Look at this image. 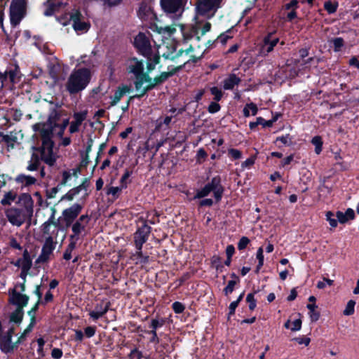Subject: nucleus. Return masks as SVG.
<instances>
[{
  "label": "nucleus",
  "mask_w": 359,
  "mask_h": 359,
  "mask_svg": "<svg viewBox=\"0 0 359 359\" xmlns=\"http://www.w3.org/2000/svg\"><path fill=\"white\" fill-rule=\"evenodd\" d=\"M90 221V217L87 214L82 215L77 219L74 220L70 225L73 233L70 236V240L77 241L79 236L86 231Z\"/></svg>",
  "instance_id": "nucleus-10"
},
{
  "label": "nucleus",
  "mask_w": 359,
  "mask_h": 359,
  "mask_svg": "<svg viewBox=\"0 0 359 359\" xmlns=\"http://www.w3.org/2000/svg\"><path fill=\"white\" fill-rule=\"evenodd\" d=\"M234 32V28L231 27L219 35L215 41L212 42L211 40H208L205 45H214L215 43H220L222 45H225L229 39L233 38V33Z\"/></svg>",
  "instance_id": "nucleus-27"
},
{
  "label": "nucleus",
  "mask_w": 359,
  "mask_h": 359,
  "mask_svg": "<svg viewBox=\"0 0 359 359\" xmlns=\"http://www.w3.org/2000/svg\"><path fill=\"white\" fill-rule=\"evenodd\" d=\"M307 309L309 310V314L311 318V320L313 322H316L320 318V313L316 311L317 306L316 304H309L306 306Z\"/></svg>",
  "instance_id": "nucleus-34"
},
{
  "label": "nucleus",
  "mask_w": 359,
  "mask_h": 359,
  "mask_svg": "<svg viewBox=\"0 0 359 359\" xmlns=\"http://www.w3.org/2000/svg\"><path fill=\"white\" fill-rule=\"evenodd\" d=\"M211 192L217 202H219L224 192V189L221 184L220 178L218 177H213L212 180L205 185V187L196 191L194 198H202L208 196Z\"/></svg>",
  "instance_id": "nucleus-4"
},
{
  "label": "nucleus",
  "mask_w": 359,
  "mask_h": 359,
  "mask_svg": "<svg viewBox=\"0 0 359 359\" xmlns=\"http://www.w3.org/2000/svg\"><path fill=\"white\" fill-rule=\"evenodd\" d=\"M222 0H198L196 2V12L201 16L213 17L217 10L221 7Z\"/></svg>",
  "instance_id": "nucleus-6"
},
{
  "label": "nucleus",
  "mask_w": 359,
  "mask_h": 359,
  "mask_svg": "<svg viewBox=\"0 0 359 359\" xmlns=\"http://www.w3.org/2000/svg\"><path fill=\"white\" fill-rule=\"evenodd\" d=\"M180 29L182 35V42L187 43L194 38L198 41L201 36H203L206 32L210 30L211 23L205 22L201 27V23L196 22L194 25H181Z\"/></svg>",
  "instance_id": "nucleus-2"
},
{
  "label": "nucleus",
  "mask_w": 359,
  "mask_h": 359,
  "mask_svg": "<svg viewBox=\"0 0 359 359\" xmlns=\"http://www.w3.org/2000/svg\"><path fill=\"white\" fill-rule=\"evenodd\" d=\"M132 175V171H130L128 170H126L124 174L121 177L120 180V184L122 188H126L127 184H128V180Z\"/></svg>",
  "instance_id": "nucleus-54"
},
{
  "label": "nucleus",
  "mask_w": 359,
  "mask_h": 359,
  "mask_svg": "<svg viewBox=\"0 0 359 359\" xmlns=\"http://www.w3.org/2000/svg\"><path fill=\"white\" fill-rule=\"evenodd\" d=\"M83 15L80 11L73 10L69 15V20L72 21V25L76 32H86L90 28V24L82 21Z\"/></svg>",
  "instance_id": "nucleus-16"
},
{
  "label": "nucleus",
  "mask_w": 359,
  "mask_h": 359,
  "mask_svg": "<svg viewBox=\"0 0 359 359\" xmlns=\"http://www.w3.org/2000/svg\"><path fill=\"white\" fill-rule=\"evenodd\" d=\"M22 318L23 309L20 307H17V309L11 313L10 316V321L19 324L22 322Z\"/></svg>",
  "instance_id": "nucleus-33"
},
{
  "label": "nucleus",
  "mask_w": 359,
  "mask_h": 359,
  "mask_svg": "<svg viewBox=\"0 0 359 359\" xmlns=\"http://www.w3.org/2000/svg\"><path fill=\"white\" fill-rule=\"evenodd\" d=\"M92 72L89 68L81 67L74 69L67 78L65 89L70 95L77 94L88 86L91 78Z\"/></svg>",
  "instance_id": "nucleus-1"
},
{
  "label": "nucleus",
  "mask_w": 359,
  "mask_h": 359,
  "mask_svg": "<svg viewBox=\"0 0 359 359\" xmlns=\"http://www.w3.org/2000/svg\"><path fill=\"white\" fill-rule=\"evenodd\" d=\"M284 7L285 10H296L299 7V1L297 0H292L290 3L286 4Z\"/></svg>",
  "instance_id": "nucleus-63"
},
{
  "label": "nucleus",
  "mask_w": 359,
  "mask_h": 359,
  "mask_svg": "<svg viewBox=\"0 0 359 359\" xmlns=\"http://www.w3.org/2000/svg\"><path fill=\"white\" fill-rule=\"evenodd\" d=\"M210 93L214 95V100L216 102H219L223 95L222 90L215 86L210 88Z\"/></svg>",
  "instance_id": "nucleus-52"
},
{
  "label": "nucleus",
  "mask_w": 359,
  "mask_h": 359,
  "mask_svg": "<svg viewBox=\"0 0 359 359\" xmlns=\"http://www.w3.org/2000/svg\"><path fill=\"white\" fill-rule=\"evenodd\" d=\"M17 196V194L14 191H8L5 193L4 198L1 201V203L4 205H10L13 202Z\"/></svg>",
  "instance_id": "nucleus-40"
},
{
  "label": "nucleus",
  "mask_w": 359,
  "mask_h": 359,
  "mask_svg": "<svg viewBox=\"0 0 359 359\" xmlns=\"http://www.w3.org/2000/svg\"><path fill=\"white\" fill-rule=\"evenodd\" d=\"M278 41L279 39L276 36H274L273 33H269L264 37V45H277Z\"/></svg>",
  "instance_id": "nucleus-46"
},
{
  "label": "nucleus",
  "mask_w": 359,
  "mask_h": 359,
  "mask_svg": "<svg viewBox=\"0 0 359 359\" xmlns=\"http://www.w3.org/2000/svg\"><path fill=\"white\" fill-rule=\"evenodd\" d=\"M283 71L285 72V76L287 78H294L298 74L297 69L290 65H287L285 67H284Z\"/></svg>",
  "instance_id": "nucleus-45"
},
{
  "label": "nucleus",
  "mask_w": 359,
  "mask_h": 359,
  "mask_svg": "<svg viewBox=\"0 0 359 359\" xmlns=\"http://www.w3.org/2000/svg\"><path fill=\"white\" fill-rule=\"evenodd\" d=\"M17 8L27 10V0H12L11 6Z\"/></svg>",
  "instance_id": "nucleus-49"
},
{
  "label": "nucleus",
  "mask_w": 359,
  "mask_h": 359,
  "mask_svg": "<svg viewBox=\"0 0 359 359\" xmlns=\"http://www.w3.org/2000/svg\"><path fill=\"white\" fill-rule=\"evenodd\" d=\"M40 165V159L36 154L32 155L31 159L28 163L27 169L29 171H34L38 169Z\"/></svg>",
  "instance_id": "nucleus-36"
},
{
  "label": "nucleus",
  "mask_w": 359,
  "mask_h": 359,
  "mask_svg": "<svg viewBox=\"0 0 359 359\" xmlns=\"http://www.w3.org/2000/svg\"><path fill=\"white\" fill-rule=\"evenodd\" d=\"M178 46H167L168 51L166 53H163V56L166 59H170L172 60H174L177 58H178L180 56H183V55H187L190 51L193 50V47L190 46L187 50L185 51L182 50V49H177Z\"/></svg>",
  "instance_id": "nucleus-21"
},
{
  "label": "nucleus",
  "mask_w": 359,
  "mask_h": 359,
  "mask_svg": "<svg viewBox=\"0 0 359 359\" xmlns=\"http://www.w3.org/2000/svg\"><path fill=\"white\" fill-rule=\"evenodd\" d=\"M333 283H334V280H331V279H329V278H323V281H318V283H317V287L318 289H323L326 287V285H329V286H331L333 285Z\"/></svg>",
  "instance_id": "nucleus-57"
},
{
  "label": "nucleus",
  "mask_w": 359,
  "mask_h": 359,
  "mask_svg": "<svg viewBox=\"0 0 359 359\" xmlns=\"http://www.w3.org/2000/svg\"><path fill=\"white\" fill-rule=\"evenodd\" d=\"M134 257H136V259H137V262H140V263H147L149 261V256L144 255L142 252V249L137 250L136 253L134 255Z\"/></svg>",
  "instance_id": "nucleus-53"
},
{
  "label": "nucleus",
  "mask_w": 359,
  "mask_h": 359,
  "mask_svg": "<svg viewBox=\"0 0 359 359\" xmlns=\"http://www.w3.org/2000/svg\"><path fill=\"white\" fill-rule=\"evenodd\" d=\"M258 109L256 104L252 102L247 104L243 109V115L248 117L250 115L255 116L257 113Z\"/></svg>",
  "instance_id": "nucleus-38"
},
{
  "label": "nucleus",
  "mask_w": 359,
  "mask_h": 359,
  "mask_svg": "<svg viewBox=\"0 0 359 359\" xmlns=\"http://www.w3.org/2000/svg\"><path fill=\"white\" fill-rule=\"evenodd\" d=\"M32 265V259L27 250L23 252L22 257L18 259L15 263V266L21 268L25 272H29Z\"/></svg>",
  "instance_id": "nucleus-23"
},
{
  "label": "nucleus",
  "mask_w": 359,
  "mask_h": 359,
  "mask_svg": "<svg viewBox=\"0 0 359 359\" xmlns=\"http://www.w3.org/2000/svg\"><path fill=\"white\" fill-rule=\"evenodd\" d=\"M57 241H50L44 240L41 252L36 259L37 263L46 262L50 259L53 251L56 248Z\"/></svg>",
  "instance_id": "nucleus-17"
},
{
  "label": "nucleus",
  "mask_w": 359,
  "mask_h": 359,
  "mask_svg": "<svg viewBox=\"0 0 359 359\" xmlns=\"http://www.w3.org/2000/svg\"><path fill=\"white\" fill-rule=\"evenodd\" d=\"M246 302L249 304V309L251 311H253L257 306V301L255 299L254 293H249L246 297Z\"/></svg>",
  "instance_id": "nucleus-51"
},
{
  "label": "nucleus",
  "mask_w": 359,
  "mask_h": 359,
  "mask_svg": "<svg viewBox=\"0 0 359 359\" xmlns=\"http://www.w3.org/2000/svg\"><path fill=\"white\" fill-rule=\"evenodd\" d=\"M163 320H158L156 319H153L151 322L150 327L152 328V330L150 332V333L152 334V337L150 339L151 342L158 344L159 343V339L156 334V329L158 327H161L163 325Z\"/></svg>",
  "instance_id": "nucleus-29"
},
{
  "label": "nucleus",
  "mask_w": 359,
  "mask_h": 359,
  "mask_svg": "<svg viewBox=\"0 0 359 359\" xmlns=\"http://www.w3.org/2000/svg\"><path fill=\"white\" fill-rule=\"evenodd\" d=\"M109 310V304L108 303L101 302L100 304H97L95 309L90 311L89 315L91 318L94 320L99 319L102 317Z\"/></svg>",
  "instance_id": "nucleus-26"
},
{
  "label": "nucleus",
  "mask_w": 359,
  "mask_h": 359,
  "mask_svg": "<svg viewBox=\"0 0 359 359\" xmlns=\"http://www.w3.org/2000/svg\"><path fill=\"white\" fill-rule=\"evenodd\" d=\"M151 29L156 32L157 34L162 36L163 38H170L173 34L176 32V29L173 26H158L157 24L154 23Z\"/></svg>",
  "instance_id": "nucleus-24"
},
{
  "label": "nucleus",
  "mask_w": 359,
  "mask_h": 359,
  "mask_svg": "<svg viewBox=\"0 0 359 359\" xmlns=\"http://www.w3.org/2000/svg\"><path fill=\"white\" fill-rule=\"evenodd\" d=\"M236 283H237V280H231L228 282L226 287L224 290V292L226 295H229L233 291L234 287Z\"/></svg>",
  "instance_id": "nucleus-56"
},
{
  "label": "nucleus",
  "mask_w": 359,
  "mask_h": 359,
  "mask_svg": "<svg viewBox=\"0 0 359 359\" xmlns=\"http://www.w3.org/2000/svg\"><path fill=\"white\" fill-rule=\"evenodd\" d=\"M276 142H280L284 145H290L292 142L291 138L289 135L278 137L276 139Z\"/></svg>",
  "instance_id": "nucleus-62"
},
{
  "label": "nucleus",
  "mask_w": 359,
  "mask_h": 359,
  "mask_svg": "<svg viewBox=\"0 0 359 359\" xmlns=\"http://www.w3.org/2000/svg\"><path fill=\"white\" fill-rule=\"evenodd\" d=\"M150 233V227L144 225L140 228L135 233V243L137 250L142 249L143 244L147 241Z\"/></svg>",
  "instance_id": "nucleus-18"
},
{
  "label": "nucleus",
  "mask_w": 359,
  "mask_h": 359,
  "mask_svg": "<svg viewBox=\"0 0 359 359\" xmlns=\"http://www.w3.org/2000/svg\"><path fill=\"white\" fill-rule=\"evenodd\" d=\"M249 243H250L249 238L245 236H243L240 239V241H238V250H242L245 249L247 247V245L249 244Z\"/></svg>",
  "instance_id": "nucleus-60"
},
{
  "label": "nucleus",
  "mask_w": 359,
  "mask_h": 359,
  "mask_svg": "<svg viewBox=\"0 0 359 359\" xmlns=\"http://www.w3.org/2000/svg\"><path fill=\"white\" fill-rule=\"evenodd\" d=\"M65 130L60 123H55L50 126H43L41 133L42 138L51 140L53 137H62Z\"/></svg>",
  "instance_id": "nucleus-14"
},
{
  "label": "nucleus",
  "mask_w": 359,
  "mask_h": 359,
  "mask_svg": "<svg viewBox=\"0 0 359 359\" xmlns=\"http://www.w3.org/2000/svg\"><path fill=\"white\" fill-rule=\"evenodd\" d=\"M334 215L333 212L329 211L326 213V219L328 221L330 225L335 228L337 226V220L334 218Z\"/></svg>",
  "instance_id": "nucleus-55"
},
{
  "label": "nucleus",
  "mask_w": 359,
  "mask_h": 359,
  "mask_svg": "<svg viewBox=\"0 0 359 359\" xmlns=\"http://www.w3.org/2000/svg\"><path fill=\"white\" fill-rule=\"evenodd\" d=\"M26 15V11L10 6V22L13 27L18 25Z\"/></svg>",
  "instance_id": "nucleus-22"
},
{
  "label": "nucleus",
  "mask_w": 359,
  "mask_h": 359,
  "mask_svg": "<svg viewBox=\"0 0 359 359\" xmlns=\"http://www.w3.org/2000/svg\"><path fill=\"white\" fill-rule=\"evenodd\" d=\"M338 6L339 3L336 0H328L324 3V8L329 14L334 13L337 10Z\"/></svg>",
  "instance_id": "nucleus-35"
},
{
  "label": "nucleus",
  "mask_w": 359,
  "mask_h": 359,
  "mask_svg": "<svg viewBox=\"0 0 359 359\" xmlns=\"http://www.w3.org/2000/svg\"><path fill=\"white\" fill-rule=\"evenodd\" d=\"M174 73L175 72H162L159 76L155 77L154 80L151 79L150 82H148L149 85L146 88H142L141 90V93L139 95H136L134 97H140L144 95L149 90L151 89L156 85L165 81L168 78L173 75Z\"/></svg>",
  "instance_id": "nucleus-19"
},
{
  "label": "nucleus",
  "mask_w": 359,
  "mask_h": 359,
  "mask_svg": "<svg viewBox=\"0 0 359 359\" xmlns=\"http://www.w3.org/2000/svg\"><path fill=\"white\" fill-rule=\"evenodd\" d=\"M83 188H84V185L81 184L76 188L69 190L65 196H62V200H73L74 196L77 195Z\"/></svg>",
  "instance_id": "nucleus-39"
},
{
  "label": "nucleus",
  "mask_w": 359,
  "mask_h": 359,
  "mask_svg": "<svg viewBox=\"0 0 359 359\" xmlns=\"http://www.w3.org/2000/svg\"><path fill=\"white\" fill-rule=\"evenodd\" d=\"M13 333L14 328L12 327L4 335H0V348L3 352H11L17 347L16 344L11 341Z\"/></svg>",
  "instance_id": "nucleus-15"
},
{
  "label": "nucleus",
  "mask_w": 359,
  "mask_h": 359,
  "mask_svg": "<svg viewBox=\"0 0 359 359\" xmlns=\"http://www.w3.org/2000/svg\"><path fill=\"white\" fill-rule=\"evenodd\" d=\"M42 139L41 159L48 165H53L57 158L56 153L53 151V142L51 140Z\"/></svg>",
  "instance_id": "nucleus-11"
},
{
  "label": "nucleus",
  "mask_w": 359,
  "mask_h": 359,
  "mask_svg": "<svg viewBox=\"0 0 359 359\" xmlns=\"http://www.w3.org/2000/svg\"><path fill=\"white\" fill-rule=\"evenodd\" d=\"M187 1V0H161L160 4L165 13L179 18L184 10Z\"/></svg>",
  "instance_id": "nucleus-9"
},
{
  "label": "nucleus",
  "mask_w": 359,
  "mask_h": 359,
  "mask_svg": "<svg viewBox=\"0 0 359 359\" xmlns=\"http://www.w3.org/2000/svg\"><path fill=\"white\" fill-rule=\"evenodd\" d=\"M5 215L12 225L20 226L25 222L27 217L32 216V208L27 206L25 209L10 208L6 210Z\"/></svg>",
  "instance_id": "nucleus-5"
},
{
  "label": "nucleus",
  "mask_w": 359,
  "mask_h": 359,
  "mask_svg": "<svg viewBox=\"0 0 359 359\" xmlns=\"http://www.w3.org/2000/svg\"><path fill=\"white\" fill-rule=\"evenodd\" d=\"M137 51L147 60V72L149 73L155 69L158 63L160 55L159 46H137Z\"/></svg>",
  "instance_id": "nucleus-7"
},
{
  "label": "nucleus",
  "mask_w": 359,
  "mask_h": 359,
  "mask_svg": "<svg viewBox=\"0 0 359 359\" xmlns=\"http://www.w3.org/2000/svg\"><path fill=\"white\" fill-rule=\"evenodd\" d=\"M240 82V78L232 74H230L228 78L224 80L223 88L224 90H231L234 88V86L238 85Z\"/></svg>",
  "instance_id": "nucleus-30"
},
{
  "label": "nucleus",
  "mask_w": 359,
  "mask_h": 359,
  "mask_svg": "<svg viewBox=\"0 0 359 359\" xmlns=\"http://www.w3.org/2000/svg\"><path fill=\"white\" fill-rule=\"evenodd\" d=\"M133 45H151L149 39L143 32H140L134 39Z\"/></svg>",
  "instance_id": "nucleus-37"
},
{
  "label": "nucleus",
  "mask_w": 359,
  "mask_h": 359,
  "mask_svg": "<svg viewBox=\"0 0 359 359\" xmlns=\"http://www.w3.org/2000/svg\"><path fill=\"white\" fill-rule=\"evenodd\" d=\"M312 144L315 146V151L319 154L322 151L323 142L320 136H315L311 140Z\"/></svg>",
  "instance_id": "nucleus-47"
},
{
  "label": "nucleus",
  "mask_w": 359,
  "mask_h": 359,
  "mask_svg": "<svg viewBox=\"0 0 359 359\" xmlns=\"http://www.w3.org/2000/svg\"><path fill=\"white\" fill-rule=\"evenodd\" d=\"M37 309V304L35 305V306L32 309L31 311H29V315L31 316V323L28 325V327L23 332V335H27L33 328V326L35 323V318H34V313Z\"/></svg>",
  "instance_id": "nucleus-43"
},
{
  "label": "nucleus",
  "mask_w": 359,
  "mask_h": 359,
  "mask_svg": "<svg viewBox=\"0 0 359 359\" xmlns=\"http://www.w3.org/2000/svg\"><path fill=\"white\" fill-rule=\"evenodd\" d=\"M3 140L7 144L8 150H9L10 149H13L15 144L18 141L17 137L13 134L5 135Z\"/></svg>",
  "instance_id": "nucleus-42"
},
{
  "label": "nucleus",
  "mask_w": 359,
  "mask_h": 359,
  "mask_svg": "<svg viewBox=\"0 0 359 359\" xmlns=\"http://www.w3.org/2000/svg\"><path fill=\"white\" fill-rule=\"evenodd\" d=\"M29 297L13 290L10 296V302L18 307L23 308L28 303Z\"/></svg>",
  "instance_id": "nucleus-25"
},
{
  "label": "nucleus",
  "mask_w": 359,
  "mask_h": 359,
  "mask_svg": "<svg viewBox=\"0 0 359 359\" xmlns=\"http://www.w3.org/2000/svg\"><path fill=\"white\" fill-rule=\"evenodd\" d=\"M172 309L176 313H182L184 311V306L179 302H175L172 304Z\"/></svg>",
  "instance_id": "nucleus-59"
},
{
  "label": "nucleus",
  "mask_w": 359,
  "mask_h": 359,
  "mask_svg": "<svg viewBox=\"0 0 359 359\" xmlns=\"http://www.w3.org/2000/svg\"><path fill=\"white\" fill-rule=\"evenodd\" d=\"M123 188L121 186L120 187H110L107 189V194L111 195L113 197L116 198L121 193Z\"/></svg>",
  "instance_id": "nucleus-50"
},
{
  "label": "nucleus",
  "mask_w": 359,
  "mask_h": 359,
  "mask_svg": "<svg viewBox=\"0 0 359 359\" xmlns=\"http://www.w3.org/2000/svg\"><path fill=\"white\" fill-rule=\"evenodd\" d=\"M83 205L80 203H74L70 207L63 210L62 217L66 226H69L72 222L76 219L83 210Z\"/></svg>",
  "instance_id": "nucleus-12"
},
{
  "label": "nucleus",
  "mask_w": 359,
  "mask_h": 359,
  "mask_svg": "<svg viewBox=\"0 0 359 359\" xmlns=\"http://www.w3.org/2000/svg\"><path fill=\"white\" fill-rule=\"evenodd\" d=\"M137 15L142 21L149 22L152 25L155 23V20H157V15L154 11L153 8L145 3H142L137 11Z\"/></svg>",
  "instance_id": "nucleus-13"
},
{
  "label": "nucleus",
  "mask_w": 359,
  "mask_h": 359,
  "mask_svg": "<svg viewBox=\"0 0 359 359\" xmlns=\"http://www.w3.org/2000/svg\"><path fill=\"white\" fill-rule=\"evenodd\" d=\"M76 240H71L64 253V259L69 260L72 258V252L76 247Z\"/></svg>",
  "instance_id": "nucleus-44"
},
{
  "label": "nucleus",
  "mask_w": 359,
  "mask_h": 359,
  "mask_svg": "<svg viewBox=\"0 0 359 359\" xmlns=\"http://www.w3.org/2000/svg\"><path fill=\"white\" fill-rule=\"evenodd\" d=\"M104 6L113 8L119 6L123 0H102Z\"/></svg>",
  "instance_id": "nucleus-58"
},
{
  "label": "nucleus",
  "mask_w": 359,
  "mask_h": 359,
  "mask_svg": "<svg viewBox=\"0 0 359 359\" xmlns=\"http://www.w3.org/2000/svg\"><path fill=\"white\" fill-rule=\"evenodd\" d=\"M60 111L57 109H53L49 114L48 121L43 126H50L53 124L58 123V121L60 120Z\"/></svg>",
  "instance_id": "nucleus-32"
},
{
  "label": "nucleus",
  "mask_w": 359,
  "mask_h": 359,
  "mask_svg": "<svg viewBox=\"0 0 359 359\" xmlns=\"http://www.w3.org/2000/svg\"><path fill=\"white\" fill-rule=\"evenodd\" d=\"M87 111H82L74 114V121L71 122L69 128L70 133H74L79 131L81 123L87 118Z\"/></svg>",
  "instance_id": "nucleus-20"
},
{
  "label": "nucleus",
  "mask_w": 359,
  "mask_h": 359,
  "mask_svg": "<svg viewBox=\"0 0 359 359\" xmlns=\"http://www.w3.org/2000/svg\"><path fill=\"white\" fill-rule=\"evenodd\" d=\"M302 327V320L300 319H297L291 323L290 330L292 331H298Z\"/></svg>",
  "instance_id": "nucleus-64"
},
{
  "label": "nucleus",
  "mask_w": 359,
  "mask_h": 359,
  "mask_svg": "<svg viewBox=\"0 0 359 359\" xmlns=\"http://www.w3.org/2000/svg\"><path fill=\"white\" fill-rule=\"evenodd\" d=\"M43 5L47 6L43 13L45 16H52L57 11L55 8V3L52 2V0H47L46 2H44Z\"/></svg>",
  "instance_id": "nucleus-41"
},
{
  "label": "nucleus",
  "mask_w": 359,
  "mask_h": 359,
  "mask_svg": "<svg viewBox=\"0 0 359 359\" xmlns=\"http://www.w3.org/2000/svg\"><path fill=\"white\" fill-rule=\"evenodd\" d=\"M131 91L130 86H123L122 87H119L118 90H116L114 95L111 97V106L116 105L123 97L124 95L126 93H129Z\"/></svg>",
  "instance_id": "nucleus-28"
},
{
  "label": "nucleus",
  "mask_w": 359,
  "mask_h": 359,
  "mask_svg": "<svg viewBox=\"0 0 359 359\" xmlns=\"http://www.w3.org/2000/svg\"><path fill=\"white\" fill-rule=\"evenodd\" d=\"M355 302L353 300H349L346 306L345 309L343 311L344 316H351L354 313V308Z\"/></svg>",
  "instance_id": "nucleus-48"
},
{
  "label": "nucleus",
  "mask_w": 359,
  "mask_h": 359,
  "mask_svg": "<svg viewBox=\"0 0 359 359\" xmlns=\"http://www.w3.org/2000/svg\"><path fill=\"white\" fill-rule=\"evenodd\" d=\"M128 69L130 72L135 76V88L137 91H140V93L142 85L144 83L150 82L151 79L147 74L143 72V64L136 58H132L128 60Z\"/></svg>",
  "instance_id": "nucleus-3"
},
{
  "label": "nucleus",
  "mask_w": 359,
  "mask_h": 359,
  "mask_svg": "<svg viewBox=\"0 0 359 359\" xmlns=\"http://www.w3.org/2000/svg\"><path fill=\"white\" fill-rule=\"evenodd\" d=\"M15 181L22 186L27 187L34 184L36 182V179L30 175L21 174L16 177Z\"/></svg>",
  "instance_id": "nucleus-31"
},
{
  "label": "nucleus",
  "mask_w": 359,
  "mask_h": 359,
  "mask_svg": "<svg viewBox=\"0 0 359 359\" xmlns=\"http://www.w3.org/2000/svg\"><path fill=\"white\" fill-rule=\"evenodd\" d=\"M208 110L211 114L216 113L220 110V105L216 101L212 102L209 104Z\"/></svg>",
  "instance_id": "nucleus-61"
},
{
  "label": "nucleus",
  "mask_w": 359,
  "mask_h": 359,
  "mask_svg": "<svg viewBox=\"0 0 359 359\" xmlns=\"http://www.w3.org/2000/svg\"><path fill=\"white\" fill-rule=\"evenodd\" d=\"M60 230L59 224L54 221L53 214L41 226L42 236L46 241H57V238Z\"/></svg>",
  "instance_id": "nucleus-8"
}]
</instances>
